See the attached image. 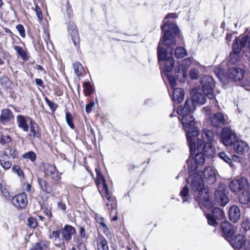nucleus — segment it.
Instances as JSON below:
<instances>
[{
	"label": "nucleus",
	"instance_id": "36",
	"mask_svg": "<svg viewBox=\"0 0 250 250\" xmlns=\"http://www.w3.org/2000/svg\"><path fill=\"white\" fill-rule=\"evenodd\" d=\"M10 188L4 182H3L0 184V190L2 194L6 198H9L10 197V193L9 192Z\"/></svg>",
	"mask_w": 250,
	"mask_h": 250
},
{
	"label": "nucleus",
	"instance_id": "9",
	"mask_svg": "<svg viewBox=\"0 0 250 250\" xmlns=\"http://www.w3.org/2000/svg\"><path fill=\"white\" fill-rule=\"evenodd\" d=\"M196 149H197V146L195 144V148L192 151L190 150V155L189 159L187 160L188 170H190V166L192 165L196 167V171H197V170L200 169V166H202L205 163V159L203 153L198 152L194 157L192 156L193 153L195 152ZM189 149H190L189 148ZM197 150H198V149Z\"/></svg>",
	"mask_w": 250,
	"mask_h": 250
},
{
	"label": "nucleus",
	"instance_id": "21",
	"mask_svg": "<svg viewBox=\"0 0 250 250\" xmlns=\"http://www.w3.org/2000/svg\"><path fill=\"white\" fill-rule=\"evenodd\" d=\"M68 32L74 44L77 45L79 43V36L76 26L73 22L69 23Z\"/></svg>",
	"mask_w": 250,
	"mask_h": 250
},
{
	"label": "nucleus",
	"instance_id": "64",
	"mask_svg": "<svg viewBox=\"0 0 250 250\" xmlns=\"http://www.w3.org/2000/svg\"><path fill=\"white\" fill-rule=\"evenodd\" d=\"M245 247V250H250V241H248Z\"/></svg>",
	"mask_w": 250,
	"mask_h": 250
},
{
	"label": "nucleus",
	"instance_id": "14",
	"mask_svg": "<svg viewBox=\"0 0 250 250\" xmlns=\"http://www.w3.org/2000/svg\"><path fill=\"white\" fill-rule=\"evenodd\" d=\"M211 125L214 127H220L229 124L230 120L227 114L218 112L214 114L210 119Z\"/></svg>",
	"mask_w": 250,
	"mask_h": 250
},
{
	"label": "nucleus",
	"instance_id": "43",
	"mask_svg": "<svg viewBox=\"0 0 250 250\" xmlns=\"http://www.w3.org/2000/svg\"><path fill=\"white\" fill-rule=\"evenodd\" d=\"M240 53H236L233 52L232 53L230 54V59L229 62L231 63H235L236 62L239 60V54Z\"/></svg>",
	"mask_w": 250,
	"mask_h": 250
},
{
	"label": "nucleus",
	"instance_id": "33",
	"mask_svg": "<svg viewBox=\"0 0 250 250\" xmlns=\"http://www.w3.org/2000/svg\"><path fill=\"white\" fill-rule=\"evenodd\" d=\"M174 54L176 58L180 59L188 55V52L184 47H177L175 50Z\"/></svg>",
	"mask_w": 250,
	"mask_h": 250
},
{
	"label": "nucleus",
	"instance_id": "30",
	"mask_svg": "<svg viewBox=\"0 0 250 250\" xmlns=\"http://www.w3.org/2000/svg\"><path fill=\"white\" fill-rule=\"evenodd\" d=\"M49 243L45 241H42L36 243L30 250H50Z\"/></svg>",
	"mask_w": 250,
	"mask_h": 250
},
{
	"label": "nucleus",
	"instance_id": "6",
	"mask_svg": "<svg viewBox=\"0 0 250 250\" xmlns=\"http://www.w3.org/2000/svg\"><path fill=\"white\" fill-rule=\"evenodd\" d=\"M97 185L99 192L103 197L105 204L108 209H115L116 201L115 197L108 190L107 185L103 175L97 169Z\"/></svg>",
	"mask_w": 250,
	"mask_h": 250
},
{
	"label": "nucleus",
	"instance_id": "31",
	"mask_svg": "<svg viewBox=\"0 0 250 250\" xmlns=\"http://www.w3.org/2000/svg\"><path fill=\"white\" fill-rule=\"evenodd\" d=\"M239 202L244 205L250 203V192L244 190L239 196Z\"/></svg>",
	"mask_w": 250,
	"mask_h": 250
},
{
	"label": "nucleus",
	"instance_id": "38",
	"mask_svg": "<svg viewBox=\"0 0 250 250\" xmlns=\"http://www.w3.org/2000/svg\"><path fill=\"white\" fill-rule=\"evenodd\" d=\"M22 157L26 159H29L34 162L36 160V154L32 151H29L23 154Z\"/></svg>",
	"mask_w": 250,
	"mask_h": 250
},
{
	"label": "nucleus",
	"instance_id": "51",
	"mask_svg": "<svg viewBox=\"0 0 250 250\" xmlns=\"http://www.w3.org/2000/svg\"><path fill=\"white\" fill-rule=\"evenodd\" d=\"M28 223L29 226L32 228H35L37 225L36 220L32 217L28 219Z\"/></svg>",
	"mask_w": 250,
	"mask_h": 250
},
{
	"label": "nucleus",
	"instance_id": "61",
	"mask_svg": "<svg viewBox=\"0 0 250 250\" xmlns=\"http://www.w3.org/2000/svg\"><path fill=\"white\" fill-rule=\"evenodd\" d=\"M35 82H36V84L40 86L41 87H43V82H42V79H35Z\"/></svg>",
	"mask_w": 250,
	"mask_h": 250
},
{
	"label": "nucleus",
	"instance_id": "7",
	"mask_svg": "<svg viewBox=\"0 0 250 250\" xmlns=\"http://www.w3.org/2000/svg\"><path fill=\"white\" fill-rule=\"evenodd\" d=\"M243 47L247 48V50L245 51V55L249 57V60H250V36H244L241 39L238 38L235 39L232 47L233 52L240 53Z\"/></svg>",
	"mask_w": 250,
	"mask_h": 250
},
{
	"label": "nucleus",
	"instance_id": "34",
	"mask_svg": "<svg viewBox=\"0 0 250 250\" xmlns=\"http://www.w3.org/2000/svg\"><path fill=\"white\" fill-rule=\"evenodd\" d=\"M73 65L74 72L78 77H80L84 73V68L80 62H76Z\"/></svg>",
	"mask_w": 250,
	"mask_h": 250
},
{
	"label": "nucleus",
	"instance_id": "56",
	"mask_svg": "<svg viewBox=\"0 0 250 250\" xmlns=\"http://www.w3.org/2000/svg\"><path fill=\"white\" fill-rule=\"evenodd\" d=\"M14 49L21 56H23L25 53L22 48L20 46H15Z\"/></svg>",
	"mask_w": 250,
	"mask_h": 250
},
{
	"label": "nucleus",
	"instance_id": "42",
	"mask_svg": "<svg viewBox=\"0 0 250 250\" xmlns=\"http://www.w3.org/2000/svg\"><path fill=\"white\" fill-rule=\"evenodd\" d=\"M65 119L68 125L72 129L74 128V125L73 123V118L71 114L68 112L65 113Z\"/></svg>",
	"mask_w": 250,
	"mask_h": 250
},
{
	"label": "nucleus",
	"instance_id": "19",
	"mask_svg": "<svg viewBox=\"0 0 250 250\" xmlns=\"http://www.w3.org/2000/svg\"><path fill=\"white\" fill-rule=\"evenodd\" d=\"M225 185L221 184L215 192V195L217 201L222 206H226L229 202V199L225 191Z\"/></svg>",
	"mask_w": 250,
	"mask_h": 250
},
{
	"label": "nucleus",
	"instance_id": "1",
	"mask_svg": "<svg viewBox=\"0 0 250 250\" xmlns=\"http://www.w3.org/2000/svg\"><path fill=\"white\" fill-rule=\"evenodd\" d=\"M177 18L175 13L168 14L164 19V24L161 26L162 31L164 32L162 40L158 46V61L162 69L163 76L165 75L168 79L171 88L173 90L176 88V81L174 76L169 74L174 68L175 73L177 79L181 82H184L187 77V70L191 64V60L189 58H186L182 61H178L176 64L172 57V54L167 53L168 50L161 47V43L166 46L171 45H175L176 43V35L179 33V30L177 25L172 21H168L169 18L175 19Z\"/></svg>",
	"mask_w": 250,
	"mask_h": 250
},
{
	"label": "nucleus",
	"instance_id": "32",
	"mask_svg": "<svg viewBox=\"0 0 250 250\" xmlns=\"http://www.w3.org/2000/svg\"><path fill=\"white\" fill-rule=\"evenodd\" d=\"M189 188L188 186H185L180 192V196L183 200V203L188 202L190 198Z\"/></svg>",
	"mask_w": 250,
	"mask_h": 250
},
{
	"label": "nucleus",
	"instance_id": "13",
	"mask_svg": "<svg viewBox=\"0 0 250 250\" xmlns=\"http://www.w3.org/2000/svg\"><path fill=\"white\" fill-rule=\"evenodd\" d=\"M220 141L226 146H232L237 139L235 134L229 127H224L220 135Z\"/></svg>",
	"mask_w": 250,
	"mask_h": 250
},
{
	"label": "nucleus",
	"instance_id": "55",
	"mask_svg": "<svg viewBox=\"0 0 250 250\" xmlns=\"http://www.w3.org/2000/svg\"><path fill=\"white\" fill-rule=\"evenodd\" d=\"M22 188L23 190L26 191L29 193L31 192V188L32 186L30 184L24 183L23 184Z\"/></svg>",
	"mask_w": 250,
	"mask_h": 250
},
{
	"label": "nucleus",
	"instance_id": "12",
	"mask_svg": "<svg viewBox=\"0 0 250 250\" xmlns=\"http://www.w3.org/2000/svg\"><path fill=\"white\" fill-rule=\"evenodd\" d=\"M42 171L45 178H50L53 181H58L61 178V173H60L56 167L49 164H42Z\"/></svg>",
	"mask_w": 250,
	"mask_h": 250
},
{
	"label": "nucleus",
	"instance_id": "60",
	"mask_svg": "<svg viewBox=\"0 0 250 250\" xmlns=\"http://www.w3.org/2000/svg\"><path fill=\"white\" fill-rule=\"evenodd\" d=\"M202 112L207 115L210 113V108L208 107H204L202 108Z\"/></svg>",
	"mask_w": 250,
	"mask_h": 250
},
{
	"label": "nucleus",
	"instance_id": "22",
	"mask_svg": "<svg viewBox=\"0 0 250 250\" xmlns=\"http://www.w3.org/2000/svg\"><path fill=\"white\" fill-rule=\"evenodd\" d=\"M37 180L40 188L42 192L47 194L52 193L53 188L46 179L42 177H38Z\"/></svg>",
	"mask_w": 250,
	"mask_h": 250
},
{
	"label": "nucleus",
	"instance_id": "54",
	"mask_svg": "<svg viewBox=\"0 0 250 250\" xmlns=\"http://www.w3.org/2000/svg\"><path fill=\"white\" fill-rule=\"evenodd\" d=\"M105 206H106L105 205ZM117 205H116V208L115 209H112V208H110V209H108V208L107 207H106V208H107V209H108V211H109V213L110 214V215L111 216V212L113 210H115V215L112 217V220L113 221H116L118 220V216H117V212L116 211V209H117Z\"/></svg>",
	"mask_w": 250,
	"mask_h": 250
},
{
	"label": "nucleus",
	"instance_id": "52",
	"mask_svg": "<svg viewBox=\"0 0 250 250\" xmlns=\"http://www.w3.org/2000/svg\"><path fill=\"white\" fill-rule=\"evenodd\" d=\"M35 11H36V15L38 17L39 20L42 21V12L40 8H39V7L37 5H36L35 6Z\"/></svg>",
	"mask_w": 250,
	"mask_h": 250
},
{
	"label": "nucleus",
	"instance_id": "16",
	"mask_svg": "<svg viewBox=\"0 0 250 250\" xmlns=\"http://www.w3.org/2000/svg\"><path fill=\"white\" fill-rule=\"evenodd\" d=\"M192 101H187L189 102V104H190L191 107L193 110L195 109V107H194V104L202 105L206 103V94H205L204 93H203L202 92L193 90L192 91Z\"/></svg>",
	"mask_w": 250,
	"mask_h": 250
},
{
	"label": "nucleus",
	"instance_id": "27",
	"mask_svg": "<svg viewBox=\"0 0 250 250\" xmlns=\"http://www.w3.org/2000/svg\"><path fill=\"white\" fill-rule=\"evenodd\" d=\"M14 119V116L12 111L8 109H4L1 110L0 115V122L2 123H6Z\"/></svg>",
	"mask_w": 250,
	"mask_h": 250
},
{
	"label": "nucleus",
	"instance_id": "48",
	"mask_svg": "<svg viewBox=\"0 0 250 250\" xmlns=\"http://www.w3.org/2000/svg\"><path fill=\"white\" fill-rule=\"evenodd\" d=\"M17 30L19 31L21 36L22 38L25 37V33L24 27L21 24H18L16 26Z\"/></svg>",
	"mask_w": 250,
	"mask_h": 250
},
{
	"label": "nucleus",
	"instance_id": "29",
	"mask_svg": "<svg viewBox=\"0 0 250 250\" xmlns=\"http://www.w3.org/2000/svg\"><path fill=\"white\" fill-rule=\"evenodd\" d=\"M96 242L98 250H109L107 242L103 235H98Z\"/></svg>",
	"mask_w": 250,
	"mask_h": 250
},
{
	"label": "nucleus",
	"instance_id": "17",
	"mask_svg": "<svg viewBox=\"0 0 250 250\" xmlns=\"http://www.w3.org/2000/svg\"><path fill=\"white\" fill-rule=\"evenodd\" d=\"M12 204L16 208H24L28 204L27 196L25 193H20L14 197L11 200Z\"/></svg>",
	"mask_w": 250,
	"mask_h": 250
},
{
	"label": "nucleus",
	"instance_id": "57",
	"mask_svg": "<svg viewBox=\"0 0 250 250\" xmlns=\"http://www.w3.org/2000/svg\"><path fill=\"white\" fill-rule=\"evenodd\" d=\"M95 219L97 221V223L100 225V224H102L104 222V218L101 216L100 215L96 214L95 215Z\"/></svg>",
	"mask_w": 250,
	"mask_h": 250
},
{
	"label": "nucleus",
	"instance_id": "58",
	"mask_svg": "<svg viewBox=\"0 0 250 250\" xmlns=\"http://www.w3.org/2000/svg\"><path fill=\"white\" fill-rule=\"evenodd\" d=\"M11 141V138L9 136H3L1 138V142L2 143H7L10 142Z\"/></svg>",
	"mask_w": 250,
	"mask_h": 250
},
{
	"label": "nucleus",
	"instance_id": "41",
	"mask_svg": "<svg viewBox=\"0 0 250 250\" xmlns=\"http://www.w3.org/2000/svg\"><path fill=\"white\" fill-rule=\"evenodd\" d=\"M13 171L16 173L21 180L24 178V173L21 167L18 166H14L12 167Z\"/></svg>",
	"mask_w": 250,
	"mask_h": 250
},
{
	"label": "nucleus",
	"instance_id": "45",
	"mask_svg": "<svg viewBox=\"0 0 250 250\" xmlns=\"http://www.w3.org/2000/svg\"><path fill=\"white\" fill-rule=\"evenodd\" d=\"M241 228L245 231L250 229V221L249 219H246L243 220L241 224Z\"/></svg>",
	"mask_w": 250,
	"mask_h": 250
},
{
	"label": "nucleus",
	"instance_id": "18",
	"mask_svg": "<svg viewBox=\"0 0 250 250\" xmlns=\"http://www.w3.org/2000/svg\"><path fill=\"white\" fill-rule=\"evenodd\" d=\"M234 151L240 154H244L247 152L249 149V144L242 140L236 139L232 145Z\"/></svg>",
	"mask_w": 250,
	"mask_h": 250
},
{
	"label": "nucleus",
	"instance_id": "47",
	"mask_svg": "<svg viewBox=\"0 0 250 250\" xmlns=\"http://www.w3.org/2000/svg\"><path fill=\"white\" fill-rule=\"evenodd\" d=\"M0 165L4 169L6 170L9 169L11 167L12 164V162L9 161V159H8L1 163Z\"/></svg>",
	"mask_w": 250,
	"mask_h": 250
},
{
	"label": "nucleus",
	"instance_id": "53",
	"mask_svg": "<svg viewBox=\"0 0 250 250\" xmlns=\"http://www.w3.org/2000/svg\"><path fill=\"white\" fill-rule=\"evenodd\" d=\"M95 105V103L93 101H90L88 104H86L85 106V111L88 113L90 112L92 110V108L94 107Z\"/></svg>",
	"mask_w": 250,
	"mask_h": 250
},
{
	"label": "nucleus",
	"instance_id": "62",
	"mask_svg": "<svg viewBox=\"0 0 250 250\" xmlns=\"http://www.w3.org/2000/svg\"><path fill=\"white\" fill-rule=\"evenodd\" d=\"M80 235L83 237H84L85 236V230L84 228L81 227L80 229Z\"/></svg>",
	"mask_w": 250,
	"mask_h": 250
},
{
	"label": "nucleus",
	"instance_id": "37",
	"mask_svg": "<svg viewBox=\"0 0 250 250\" xmlns=\"http://www.w3.org/2000/svg\"><path fill=\"white\" fill-rule=\"evenodd\" d=\"M218 156L222 160H223L225 162L228 163L230 167H232L233 165L232 164L231 159L230 158L229 156L227 155V154L224 152H221L218 154Z\"/></svg>",
	"mask_w": 250,
	"mask_h": 250
},
{
	"label": "nucleus",
	"instance_id": "3",
	"mask_svg": "<svg viewBox=\"0 0 250 250\" xmlns=\"http://www.w3.org/2000/svg\"><path fill=\"white\" fill-rule=\"evenodd\" d=\"M196 167L191 165L189 172V180H190L191 189L194 192H198V200L208 201V190L205 188V182L201 175L196 171Z\"/></svg>",
	"mask_w": 250,
	"mask_h": 250
},
{
	"label": "nucleus",
	"instance_id": "44",
	"mask_svg": "<svg viewBox=\"0 0 250 250\" xmlns=\"http://www.w3.org/2000/svg\"><path fill=\"white\" fill-rule=\"evenodd\" d=\"M189 76L191 79H197L199 76V72L198 70L195 68L192 69L190 71Z\"/></svg>",
	"mask_w": 250,
	"mask_h": 250
},
{
	"label": "nucleus",
	"instance_id": "5",
	"mask_svg": "<svg viewBox=\"0 0 250 250\" xmlns=\"http://www.w3.org/2000/svg\"><path fill=\"white\" fill-rule=\"evenodd\" d=\"M16 123L19 128L23 131L27 132L29 130V137L39 138L41 134L39 126L30 117L22 115H18L16 117Z\"/></svg>",
	"mask_w": 250,
	"mask_h": 250
},
{
	"label": "nucleus",
	"instance_id": "25",
	"mask_svg": "<svg viewBox=\"0 0 250 250\" xmlns=\"http://www.w3.org/2000/svg\"><path fill=\"white\" fill-rule=\"evenodd\" d=\"M75 232V228L68 225H65L61 230V233L63 239L67 241L71 239L72 234Z\"/></svg>",
	"mask_w": 250,
	"mask_h": 250
},
{
	"label": "nucleus",
	"instance_id": "8",
	"mask_svg": "<svg viewBox=\"0 0 250 250\" xmlns=\"http://www.w3.org/2000/svg\"><path fill=\"white\" fill-rule=\"evenodd\" d=\"M205 183L209 185L213 184L216 181L217 171L213 167L207 166L203 169L197 170Z\"/></svg>",
	"mask_w": 250,
	"mask_h": 250
},
{
	"label": "nucleus",
	"instance_id": "49",
	"mask_svg": "<svg viewBox=\"0 0 250 250\" xmlns=\"http://www.w3.org/2000/svg\"><path fill=\"white\" fill-rule=\"evenodd\" d=\"M9 157L6 153L3 151H0V164L9 159Z\"/></svg>",
	"mask_w": 250,
	"mask_h": 250
},
{
	"label": "nucleus",
	"instance_id": "10",
	"mask_svg": "<svg viewBox=\"0 0 250 250\" xmlns=\"http://www.w3.org/2000/svg\"><path fill=\"white\" fill-rule=\"evenodd\" d=\"M202 88L205 94L209 99L213 98V89L215 86V83L212 77L206 75L202 77L201 80Z\"/></svg>",
	"mask_w": 250,
	"mask_h": 250
},
{
	"label": "nucleus",
	"instance_id": "15",
	"mask_svg": "<svg viewBox=\"0 0 250 250\" xmlns=\"http://www.w3.org/2000/svg\"><path fill=\"white\" fill-rule=\"evenodd\" d=\"M229 187L232 192H238L240 190L247 188L249 183L247 179L242 177L230 182Z\"/></svg>",
	"mask_w": 250,
	"mask_h": 250
},
{
	"label": "nucleus",
	"instance_id": "2",
	"mask_svg": "<svg viewBox=\"0 0 250 250\" xmlns=\"http://www.w3.org/2000/svg\"><path fill=\"white\" fill-rule=\"evenodd\" d=\"M192 110L190 104L186 101L184 106H179L177 111L179 115V120L186 133L188 144L191 151L195 148L196 137L199 134V128L195 126V120L191 113Z\"/></svg>",
	"mask_w": 250,
	"mask_h": 250
},
{
	"label": "nucleus",
	"instance_id": "50",
	"mask_svg": "<svg viewBox=\"0 0 250 250\" xmlns=\"http://www.w3.org/2000/svg\"><path fill=\"white\" fill-rule=\"evenodd\" d=\"M99 228L104 233L107 234L109 232V229L105 222L100 224Z\"/></svg>",
	"mask_w": 250,
	"mask_h": 250
},
{
	"label": "nucleus",
	"instance_id": "46",
	"mask_svg": "<svg viewBox=\"0 0 250 250\" xmlns=\"http://www.w3.org/2000/svg\"><path fill=\"white\" fill-rule=\"evenodd\" d=\"M45 100L51 110L52 111H54L57 108V104L53 103V102L49 100L47 98H45Z\"/></svg>",
	"mask_w": 250,
	"mask_h": 250
},
{
	"label": "nucleus",
	"instance_id": "26",
	"mask_svg": "<svg viewBox=\"0 0 250 250\" xmlns=\"http://www.w3.org/2000/svg\"><path fill=\"white\" fill-rule=\"evenodd\" d=\"M49 238L52 240L53 242L54 243L55 246L58 247H62V245L63 248L62 249H65V246L63 243H61V239L60 238V231L59 230H53L50 232Z\"/></svg>",
	"mask_w": 250,
	"mask_h": 250
},
{
	"label": "nucleus",
	"instance_id": "20",
	"mask_svg": "<svg viewBox=\"0 0 250 250\" xmlns=\"http://www.w3.org/2000/svg\"><path fill=\"white\" fill-rule=\"evenodd\" d=\"M247 241L246 237L241 234L236 235L230 241V244L235 249H240L245 246Z\"/></svg>",
	"mask_w": 250,
	"mask_h": 250
},
{
	"label": "nucleus",
	"instance_id": "28",
	"mask_svg": "<svg viewBox=\"0 0 250 250\" xmlns=\"http://www.w3.org/2000/svg\"><path fill=\"white\" fill-rule=\"evenodd\" d=\"M171 98L175 103H181L184 98V91L180 88H174L173 90V94Z\"/></svg>",
	"mask_w": 250,
	"mask_h": 250
},
{
	"label": "nucleus",
	"instance_id": "39",
	"mask_svg": "<svg viewBox=\"0 0 250 250\" xmlns=\"http://www.w3.org/2000/svg\"><path fill=\"white\" fill-rule=\"evenodd\" d=\"M206 216L209 225L215 227L218 225V223L217 222V219L213 217L212 215L210 214H206Z\"/></svg>",
	"mask_w": 250,
	"mask_h": 250
},
{
	"label": "nucleus",
	"instance_id": "23",
	"mask_svg": "<svg viewBox=\"0 0 250 250\" xmlns=\"http://www.w3.org/2000/svg\"><path fill=\"white\" fill-rule=\"evenodd\" d=\"M222 231L226 237L229 238L235 232L236 229L234 226L228 222H224L221 226Z\"/></svg>",
	"mask_w": 250,
	"mask_h": 250
},
{
	"label": "nucleus",
	"instance_id": "24",
	"mask_svg": "<svg viewBox=\"0 0 250 250\" xmlns=\"http://www.w3.org/2000/svg\"><path fill=\"white\" fill-rule=\"evenodd\" d=\"M229 215L230 220L232 222H236L240 219L241 216L239 208L236 205L232 206L229 209Z\"/></svg>",
	"mask_w": 250,
	"mask_h": 250
},
{
	"label": "nucleus",
	"instance_id": "4",
	"mask_svg": "<svg viewBox=\"0 0 250 250\" xmlns=\"http://www.w3.org/2000/svg\"><path fill=\"white\" fill-rule=\"evenodd\" d=\"M201 138L202 140H198L197 137H196V145L197 149L199 151L202 150L207 157H213L215 155V148L212 145L214 140V133L208 129H204Z\"/></svg>",
	"mask_w": 250,
	"mask_h": 250
},
{
	"label": "nucleus",
	"instance_id": "35",
	"mask_svg": "<svg viewBox=\"0 0 250 250\" xmlns=\"http://www.w3.org/2000/svg\"><path fill=\"white\" fill-rule=\"evenodd\" d=\"M216 219L218 220L223 219L224 216V212L222 210L218 208H214L212 209L210 214Z\"/></svg>",
	"mask_w": 250,
	"mask_h": 250
},
{
	"label": "nucleus",
	"instance_id": "40",
	"mask_svg": "<svg viewBox=\"0 0 250 250\" xmlns=\"http://www.w3.org/2000/svg\"><path fill=\"white\" fill-rule=\"evenodd\" d=\"M84 94L86 96L90 95L92 93L90 83L88 82H85L83 84Z\"/></svg>",
	"mask_w": 250,
	"mask_h": 250
},
{
	"label": "nucleus",
	"instance_id": "11",
	"mask_svg": "<svg viewBox=\"0 0 250 250\" xmlns=\"http://www.w3.org/2000/svg\"><path fill=\"white\" fill-rule=\"evenodd\" d=\"M245 71L238 67H232L228 70L227 73L229 78L234 82H238V84L242 86H245L247 85L244 80Z\"/></svg>",
	"mask_w": 250,
	"mask_h": 250
},
{
	"label": "nucleus",
	"instance_id": "59",
	"mask_svg": "<svg viewBox=\"0 0 250 250\" xmlns=\"http://www.w3.org/2000/svg\"><path fill=\"white\" fill-rule=\"evenodd\" d=\"M58 207L59 209H61L63 211H65L66 210V206L65 204L62 203V202H59L58 203Z\"/></svg>",
	"mask_w": 250,
	"mask_h": 250
},
{
	"label": "nucleus",
	"instance_id": "63",
	"mask_svg": "<svg viewBox=\"0 0 250 250\" xmlns=\"http://www.w3.org/2000/svg\"><path fill=\"white\" fill-rule=\"evenodd\" d=\"M44 212L45 214V215L48 216L49 218H50L52 216V213L50 211V210L48 209H46L44 210Z\"/></svg>",
	"mask_w": 250,
	"mask_h": 250
}]
</instances>
